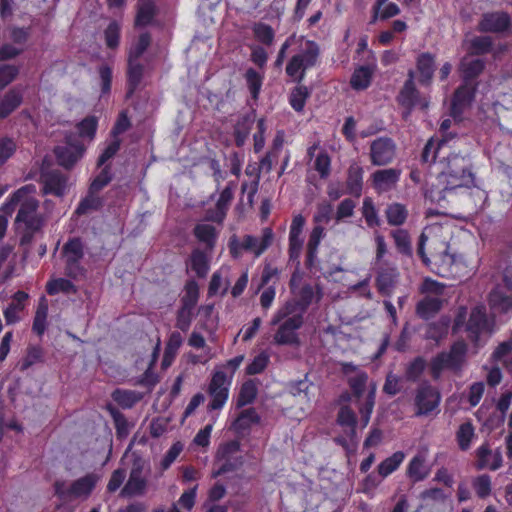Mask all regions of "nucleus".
<instances>
[{"mask_svg": "<svg viewBox=\"0 0 512 512\" xmlns=\"http://www.w3.org/2000/svg\"><path fill=\"white\" fill-rule=\"evenodd\" d=\"M47 316L48 304L45 297H42L36 309L32 324L33 332L40 338L44 335L47 329Z\"/></svg>", "mask_w": 512, "mask_h": 512, "instance_id": "nucleus-39", "label": "nucleus"}, {"mask_svg": "<svg viewBox=\"0 0 512 512\" xmlns=\"http://www.w3.org/2000/svg\"><path fill=\"white\" fill-rule=\"evenodd\" d=\"M476 468L477 470L489 469L498 470L503 463L502 451L500 448L492 451L488 443H483L476 450Z\"/></svg>", "mask_w": 512, "mask_h": 512, "instance_id": "nucleus-20", "label": "nucleus"}, {"mask_svg": "<svg viewBox=\"0 0 512 512\" xmlns=\"http://www.w3.org/2000/svg\"><path fill=\"white\" fill-rule=\"evenodd\" d=\"M43 360V350L40 346H29L25 357L20 362V370L25 371Z\"/></svg>", "mask_w": 512, "mask_h": 512, "instance_id": "nucleus-60", "label": "nucleus"}, {"mask_svg": "<svg viewBox=\"0 0 512 512\" xmlns=\"http://www.w3.org/2000/svg\"><path fill=\"white\" fill-rule=\"evenodd\" d=\"M451 319L442 315L438 320L429 322L425 327L424 339L433 341L436 345L448 335Z\"/></svg>", "mask_w": 512, "mask_h": 512, "instance_id": "nucleus-26", "label": "nucleus"}, {"mask_svg": "<svg viewBox=\"0 0 512 512\" xmlns=\"http://www.w3.org/2000/svg\"><path fill=\"white\" fill-rule=\"evenodd\" d=\"M65 259V273L69 278L77 279L84 274L81 260L84 257V244L80 237H72L62 247Z\"/></svg>", "mask_w": 512, "mask_h": 512, "instance_id": "nucleus-7", "label": "nucleus"}, {"mask_svg": "<svg viewBox=\"0 0 512 512\" xmlns=\"http://www.w3.org/2000/svg\"><path fill=\"white\" fill-rule=\"evenodd\" d=\"M396 145L389 137H378L370 144V160L374 166H385L395 157Z\"/></svg>", "mask_w": 512, "mask_h": 512, "instance_id": "nucleus-14", "label": "nucleus"}, {"mask_svg": "<svg viewBox=\"0 0 512 512\" xmlns=\"http://www.w3.org/2000/svg\"><path fill=\"white\" fill-rule=\"evenodd\" d=\"M431 472V466L427 463L426 453L418 452L409 461L406 469L407 477L418 483L425 480Z\"/></svg>", "mask_w": 512, "mask_h": 512, "instance_id": "nucleus-22", "label": "nucleus"}, {"mask_svg": "<svg viewBox=\"0 0 512 512\" xmlns=\"http://www.w3.org/2000/svg\"><path fill=\"white\" fill-rule=\"evenodd\" d=\"M428 241L427 235L422 232L418 239L417 254L421 258L423 264L430 269V271L442 278H451L454 275L453 265L455 263V256L448 251L434 256L430 259L425 252V245Z\"/></svg>", "mask_w": 512, "mask_h": 512, "instance_id": "nucleus-6", "label": "nucleus"}, {"mask_svg": "<svg viewBox=\"0 0 512 512\" xmlns=\"http://www.w3.org/2000/svg\"><path fill=\"white\" fill-rule=\"evenodd\" d=\"M488 329V318L486 309L483 306H476L471 309L466 330L473 341H478L480 335Z\"/></svg>", "mask_w": 512, "mask_h": 512, "instance_id": "nucleus-21", "label": "nucleus"}, {"mask_svg": "<svg viewBox=\"0 0 512 512\" xmlns=\"http://www.w3.org/2000/svg\"><path fill=\"white\" fill-rule=\"evenodd\" d=\"M183 296L180 299V303L186 307L195 308L199 300V285L193 278L188 279L184 285Z\"/></svg>", "mask_w": 512, "mask_h": 512, "instance_id": "nucleus-50", "label": "nucleus"}, {"mask_svg": "<svg viewBox=\"0 0 512 512\" xmlns=\"http://www.w3.org/2000/svg\"><path fill=\"white\" fill-rule=\"evenodd\" d=\"M23 95L21 90L17 88L10 89L0 99V119L8 117L22 103Z\"/></svg>", "mask_w": 512, "mask_h": 512, "instance_id": "nucleus-35", "label": "nucleus"}, {"mask_svg": "<svg viewBox=\"0 0 512 512\" xmlns=\"http://www.w3.org/2000/svg\"><path fill=\"white\" fill-rule=\"evenodd\" d=\"M416 66L419 72V83L424 86L429 85L435 71V57L429 52L421 53L417 57Z\"/></svg>", "mask_w": 512, "mask_h": 512, "instance_id": "nucleus-30", "label": "nucleus"}, {"mask_svg": "<svg viewBox=\"0 0 512 512\" xmlns=\"http://www.w3.org/2000/svg\"><path fill=\"white\" fill-rule=\"evenodd\" d=\"M293 304L287 303L283 308L279 309L271 319V325H278L273 341L280 346H299V329L303 326L304 318L302 313L294 314Z\"/></svg>", "mask_w": 512, "mask_h": 512, "instance_id": "nucleus-2", "label": "nucleus"}, {"mask_svg": "<svg viewBox=\"0 0 512 512\" xmlns=\"http://www.w3.org/2000/svg\"><path fill=\"white\" fill-rule=\"evenodd\" d=\"M39 201L33 196H26L21 202L15 217L16 229L20 232V244H30L36 233L45 225V216L38 211Z\"/></svg>", "mask_w": 512, "mask_h": 512, "instance_id": "nucleus-1", "label": "nucleus"}, {"mask_svg": "<svg viewBox=\"0 0 512 512\" xmlns=\"http://www.w3.org/2000/svg\"><path fill=\"white\" fill-rule=\"evenodd\" d=\"M46 291L49 295L53 296L60 292L65 294L76 293L77 289L71 280L66 278H57L47 283Z\"/></svg>", "mask_w": 512, "mask_h": 512, "instance_id": "nucleus-52", "label": "nucleus"}, {"mask_svg": "<svg viewBox=\"0 0 512 512\" xmlns=\"http://www.w3.org/2000/svg\"><path fill=\"white\" fill-rule=\"evenodd\" d=\"M36 193V186L34 184H26L16 191H14L11 195L7 197L4 203L1 205V210L7 215H11L15 209L17 204H21L24 198L28 195H33Z\"/></svg>", "mask_w": 512, "mask_h": 512, "instance_id": "nucleus-34", "label": "nucleus"}, {"mask_svg": "<svg viewBox=\"0 0 512 512\" xmlns=\"http://www.w3.org/2000/svg\"><path fill=\"white\" fill-rule=\"evenodd\" d=\"M442 163L445 165L442 174L448 178L446 190L467 187L473 182L471 162L466 156L445 151Z\"/></svg>", "mask_w": 512, "mask_h": 512, "instance_id": "nucleus-4", "label": "nucleus"}, {"mask_svg": "<svg viewBox=\"0 0 512 512\" xmlns=\"http://www.w3.org/2000/svg\"><path fill=\"white\" fill-rule=\"evenodd\" d=\"M449 143L450 139L447 135L442 137L437 143L433 139L428 140L422 150L421 161L432 164L439 160L442 163V156L445 154V150L450 148Z\"/></svg>", "mask_w": 512, "mask_h": 512, "instance_id": "nucleus-24", "label": "nucleus"}, {"mask_svg": "<svg viewBox=\"0 0 512 512\" xmlns=\"http://www.w3.org/2000/svg\"><path fill=\"white\" fill-rule=\"evenodd\" d=\"M294 294L297 296V301L293 304V307L298 306L303 314L314 300V288L311 284H305Z\"/></svg>", "mask_w": 512, "mask_h": 512, "instance_id": "nucleus-53", "label": "nucleus"}, {"mask_svg": "<svg viewBox=\"0 0 512 512\" xmlns=\"http://www.w3.org/2000/svg\"><path fill=\"white\" fill-rule=\"evenodd\" d=\"M444 301L439 297L425 296L416 304L415 311L419 318L428 321L442 309Z\"/></svg>", "mask_w": 512, "mask_h": 512, "instance_id": "nucleus-29", "label": "nucleus"}, {"mask_svg": "<svg viewBox=\"0 0 512 512\" xmlns=\"http://www.w3.org/2000/svg\"><path fill=\"white\" fill-rule=\"evenodd\" d=\"M477 91V83L463 82L455 90L452 100L450 114L454 119H460L466 108L474 101Z\"/></svg>", "mask_w": 512, "mask_h": 512, "instance_id": "nucleus-13", "label": "nucleus"}, {"mask_svg": "<svg viewBox=\"0 0 512 512\" xmlns=\"http://www.w3.org/2000/svg\"><path fill=\"white\" fill-rule=\"evenodd\" d=\"M143 468V464L140 461L133 463L128 480L121 489V497L131 498L142 496L146 493L147 478L143 475Z\"/></svg>", "mask_w": 512, "mask_h": 512, "instance_id": "nucleus-15", "label": "nucleus"}, {"mask_svg": "<svg viewBox=\"0 0 512 512\" xmlns=\"http://www.w3.org/2000/svg\"><path fill=\"white\" fill-rule=\"evenodd\" d=\"M112 180V173L109 166H105L101 172L92 180L89 193L94 194L102 190Z\"/></svg>", "mask_w": 512, "mask_h": 512, "instance_id": "nucleus-63", "label": "nucleus"}, {"mask_svg": "<svg viewBox=\"0 0 512 512\" xmlns=\"http://www.w3.org/2000/svg\"><path fill=\"white\" fill-rule=\"evenodd\" d=\"M399 280V271L396 266L383 263L377 269L375 284L378 292L385 297H391Z\"/></svg>", "mask_w": 512, "mask_h": 512, "instance_id": "nucleus-18", "label": "nucleus"}, {"mask_svg": "<svg viewBox=\"0 0 512 512\" xmlns=\"http://www.w3.org/2000/svg\"><path fill=\"white\" fill-rule=\"evenodd\" d=\"M406 454L403 451H396L391 456L382 460L377 466L378 475L385 479L394 473L405 460Z\"/></svg>", "mask_w": 512, "mask_h": 512, "instance_id": "nucleus-37", "label": "nucleus"}, {"mask_svg": "<svg viewBox=\"0 0 512 512\" xmlns=\"http://www.w3.org/2000/svg\"><path fill=\"white\" fill-rule=\"evenodd\" d=\"M231 378H228L223 370L216 369L212 375L208 387L211 400L208 404L209 410H221L229 397Z\"/></svg>", "mask_w": 512, "mask_h": 512, "instance_id": "nucleus-10", "label": "nucleus"}, {"mask_svg": "<svg viewBox=\"0 0 512 512\" xmlns=\"http://www.w3.org/2000/svg\"><path fill=\"white\" fill-rule=\"evenodd\" d=\"M310 94L311 91L306 86L299 83L290 92L289 104L296 112H302Z\"/></svg>", "mask_w": 512, "mask_h": 512, "instance_id": "nucleus-46", "label": "nucleus"}, {"mask_svg": "<svg viewBox=\"0 0 512 512\" xmlns=\"http://www.w3.org/2000/svg\"><path fill=\"white\" fill-rule=\"evenodd\" d=\"M441 401L439 391L428 381H424L416 389L414 405L416 416H425L438 408Z\"/></svg>", "mask_w": 512, "mask_h": 512, "instance_id": "nucleus-11", "label": "nucleus"}, {"mask_svg": "<svg viewBox=\"0 0 512 512\" xmlns=\"http://www.w3.org/2000/svg\"><path fill=\"white\" fill-rule=\"evenodd\" d=\"M68 179V175L58 169L42 167L38 179L42 195L63 197L67 192Z\"/></svg>", "mask_w": 512, "mask_h": 512, "instance_id": "nucleus-9", "label": "nucleus"}, {"mask_svg": "<svg viewBox=\"0 0 512 512\" xmlns=\"http://www.w3.org/2000/svg\"><path fill=\"white\" fill-rule=\"evenodd\" d=\"M85 153V146L73 135L65 137V144L54 148L57 163L66 168H72Z\"/></svg>", "mask_w": 512, "mask_h": 512, "instance_id": "nucleus-12", "label": "nucleus"}, {"mask_svg": "<svg viewBox=\"0 0 512 512\" xmlns=\"http://www.w3.org/2000/svg\"><path fill=\"white\" fill-rule=\"evenodd\" d=\"M193 235L200 243L205 245L209 253H212L218 239V232L214 226L206 223L196 224L193 228Z\"/></svg>", "mask_w": 512, "mask_h": 512, "instance_id": "nucleus-31", "label": "nucleus"}, {"mask_svg": "<svg viewBox=\"0 0 512 512\" xmlns=\"http://www.w3.org/2000/svg\"><path fill=\"white\" fill-rule=\"evenodd\" d=\"M79 136L90 140L95 138L98 128V118L94 115L87 116L76 125Z\"/></svg>", "mask_w": 512, "mask_h": 512, "instance_id": "nucleus-54", "label": "nucleus"}, {"mask_svg": "<svg viewBox=\"0 0 512 512\" xmlns=\"http://www.w3.org/2000/svg\"><path fill=\"white\" fill-rule=\"evenodd\" d=\"M258 389L253 380L245 381L237 396V407L242 408L246 405L252 404L257 397Z\"/></svg>", "mask_w": 512, "mask_h": 512, "instance_id": "nucleus-47", "label": "nucleus"}, {"mask_svg": "<svg viewBox=\"0 0 512 512\" xmlns=\"http://www.w3.org/2000/svg\"><path fill=\"white\" fill-rule=\"evenodd\" d=\"M466 354L467 345L463 341H457L451 345L449 351H443L434 356L430 363L433 379H439L444 370L460 371L465 363Z\"/></svg>", "mask_w": 512, "mask_h": 512, "instance_id": "nucleus-5", "label": "nucleus"}, {"mask_svg": "<svg viewBox=\"0 0 512 512\" xmlns=\"http://www.w3.org/2000/svg\"><path fill=\"white\" fill-rule=\"evenodd\" d=\"M364 170L358 163H352L347 171L346 194L359 198L363 190Z\"/></svg>", "mask_w": 512, "mask_h": 512, "instance_id": "nucleus-28", "label": "nucleus"}, {"mask_svg": "<svg viewBox=\"0 0 512 512\" xmlns=\"http://www.w3.org/2000/svg\"><path fill=\"white\" fill-rule=\"evenodd\" d=\"M144 74V66L137 60L128 59L127 92L126 97H131L138 89Z\"/></svg>", "mask_w": 512, "mask_h": 512, "instance_id": "nucleus-33", "label": "nucleus"}, {"mask_svg": "<svg viewBox=\"0 0 512 512\" xmlns=\"http://www.w3.org/2000/svg\"><path fill=\"white\" fill-rule=\"evenodd\" d=\"M472 485L479 498H486L491 493V477L488 474H482L474 478Z\"/></svg>", "mask_w": 512, "mask_h": 512, "instance_id": "nucleus-64", "label": "nucleus"}, {"mask_svg": "<svg viewBox=\"0 0 512 512\" xmlns=\"http://www.w3.org/2000/svg\"><path fill=\"white\" fill-rule=\"evenodd\" d=\"M269 355L262 351L256 355L252 361L246 366L245 372L248 375H257L262 373L269 364Z\"/></svg>", "mask_w": 512, "mask_h": 512, "instance_id": "nucleus-57", "label": "nucleus"}, {"mask_svg": "<svg viewBox=\"0 0 512 512\" xmlns=\"http://www.w3.org/2000/svg\"><path fill=\"white\" fill-rule=\"evenodd\" d=\"M194 309L180 305L176 315V327L182 332L189 330L194 316Z\"/></svg>", "mask_w": 512, "mask_h": 512, "instance_id": "nucleus-59", "label": "nucleus"}, {"mask_svg": "<svg viewBox=\"0 0 512 512\" xmlns=\"http://www.w3.org/2000/svg\"><path fill=\"white\" fill-rule=\"evenodd\" d=\"M120 30L119 23L115 20L111 21L104 31L105 43L108 48L115 49L118 47L120 42Z\"/></svg>", "mask_w": 512, "mask_h": 512, "instance_id": "nucleus-62", "label": "nucleus"}, {"mask_svg": "<svg viewBox=\"0 0 512 512\" xmlns=\"http://www.w3.org/2000/svg\"><path fill=\"white\" fill-rule=\"evenodd\" d=\"M209 252L195 248L191 251L189 258L186 260V266L193 271L198 278H206L210 270Z\"/></svg>", "mask_w": 512, "mask_h": 512, "instance_id": "nucleus-23", "label": "nucleus"}, {"mask_svg": "<svg viewBox=\"0 0 512 512\" xmlns=\"http://www.w3.org/2000/svg\"><path fill=\"white\" fill-rule=\"evenodd\" d=\"M489 303L492 309L507 313L512 310V293H507L502 287H497L490 292Z\"/></svg>", "mask_w": 512, "mask_h": 512, "instance_id": "nucleus-36", "label": "nucleus"}, {"mask_svg": "<svg viewBox=\"0 0 512 512\" xmlns=\"http://www.w3.org/2000/svg\"><path fill=\"white\" fill-rule=\"evenodd\" d=\"M426 366V360L422 356H416L405 365V379L410 382H418L423 375Z\"/></svg>", "mask_w": 512, "mask_h": 512, "instance_id": "nucleus-42", "label": "nucleus"}, {"mask_svg": "<svg viewBox=\"0 0 512 512\" xmlns=\"http://www.w3.org/2000/svg\"><path fill=\"white\" fill-rule=\"evenodd\" d=\"M240 449L241 445L238 440L224 442L218 447L215 459L217 462H221V464L213 471V478L233 472L242 464V457H234Z\"/></svg>", "mask_w": 512, "mask_h": 512, "instance_id": "nucleus-8", "label": "nucleus"}, {"mask_svg": "<svg viewBox=\"0 0 512 512\" xmlns=\"http://www.w3.org/2000/svg\"><path fill=\"white\" fill-rule=\"evenodd\" d=\"M362 214L366 224L370 228L380 226L381 222L378 216V211L371 198L366 197L363 200Z\"/></svg>", "mask_w": 512, "mask_h": 512, "instance_id": "nucleus-55", "label": "nucleus"}, {"mask_svg": "<svg viewBox=\"0 0 512 512\" xmlns=\"http://www.w3.org/2000/svg\"><path fill=\"white\" fill-rule=\"evenodd\" d=\"M150 42V34L148 32L141 33L137 42L129 50L128 59L139 61L141 56L148 49Z\"/></svg>", "mask_w": 512, "mask_h": 512, "instance_id": "nucleus-56", "label": "nucleus"}, {"mask_svg": "<svg viewBox=\"0 0 512 512\" xmlns=\"http://www.w3.org/2000/svg\"><path fill=\"white\" fill-rule=\"evenodd\" d=\"M111 397L123 409H131L141 399L138 392L120 388L115 389Z\"/></svg>", "mask_w": 512, "mask_h": 512, "instance_id": "nucleus-41", "label": "nucleus"}, {"mask_svg": "<svg viewBox=\"0 0 512 512\" xmlns=\"http://www.w3.org/2000/svg\"><path fill=\"white\" fill-rule=\"evenodd\" d=\"M368 381V374L365 371H358L355 376L348 379L349 387L353 395L357 398L361 397L365 391Z\"/></svg>", "mask_w": 512, "mask_h": 512, "instance_id": "nucleus-61", "label": "nucleus"}, {"mask_svg": "<svg viewBox=\"0 0 512 512\" xmlns=\"http://www.w3.org/2000/svg\"><path fill=\"white\" fill-rule=\"evenodd\" d=\"M414 78V71L409 70L408 78L404 82V85L397 96L399 105L407 109V114H410L418 104L421 105L422 109H426L428 107V102L426 100L423 102L420 101V93L415 86Z\"/></svg>", "mask_w": 512, "mask_h": 512, "instance_id": "nucleus-17", "label": "nucleus"}, {"mask_svg": "<svg viewBox=\"0 0 512 512\" xmlns=\"http://www.w3.org/2000/svg\"><path fill=\"white\" fill-rule=\"evenodd\" d=\"M247 88L253 100H258L263 85L264 75L250 67L244 74Z\"/></svg>", "mask_w": 512, "mask_h": 512, "instance_id": "nucleus-43", "label": "nucleus"}, {"mask_svg": "<svg viewBox=\"0 0 512 512\" xmlns=\"http://www.w3.org/2000/svg\"><path fill=\"white\" fill-rule=\"evenodd\" d=\"M157 9L154 0H138L135 27H146L153 22Z\"/></svg>", "mask_w": 512, "mask_h": 512, "instance_id": "nucleus-32", "label": "nucleus"}, {"mask_svg": "<svg viewBox=\"0 0 512 512\" xmlns=\"http://www.w3.org/2000/svg\"><path fill=\"white\" fill-rule=\"evenodd\" d=\"M319 59V44L314 40H306L287 62L285 73L292 82L299 84L305 79L306 72L317 65Z\"/></svg>", "mask_w": 512, "mask_h": 512, "instance_id": "nucleus-3", "label": "nucleus"}, {"mask_svg": "<svg viewBox=\"0 0 512 512\" xmlns=\"http://www.w3.org/2000/svg\"><path fill=\"white\" fill-rule=\"evenodd\" d=\"M485 62L481 59H473L461 64L463 82L475 83L474 80L483 72Z\"/></svg>", "mask_w": 512, "mask_h": 512, "instance_id": "nucleus-48", "label": "nucleus"}, {"mask_svg": "<svg viewBox=\"0 0 512 512\" xmlns=\"http://www.w3.org/2000/svg\"><path fill=\"white\" fill-rule=\"evenodd\" d=\"M372 80V70L368 66H360L354 70L350 78V85L356 91L367 89Z\"/></svg>", "mask_w": 512, "mask_h": 512, "instance_id": "nucleus-40", "label": "nucleus"}, {"mask_svg": "<svg viewBox=\"0 0 512 512\" xmlns=\"http://www.w3.org/2000/svg\"><path fill=\"white\" fill-rule=\"evenodd\" d=\"M401 170L396 168L381 169L371 175L375 189L386 191L391 189L400 179Z\"/></svg>", "mask_w": 512, "mask_h": 512, "instance_id": "nucleus-27", "label": "nucleus"}, {"mask_svg": "<svg viewBox=\"0 0 512 512\" xmlns=\"http://www.w3.org/2000/svg\"><path fill=\"white\" fill-rule=\"evenodd\" d=\"M252 32L255 39L263 45L270 46L275 39L274 29L263 22H256L252 26Z\"/></svg>", "mask_w": 512, "mask_h": 512, "instance_id": "nucleus-51", "label": "nucleus"}, {"mask_svg": "<svg viewBox=\"0 0 512 512\" xmlns=\"http://www.w3.org/2000/svg\"><path fill=\"white\" fill-rule=\"evenodd\" d=\"M511 27V17L507 12H486L482 15L477 29L482 33H504Z\"/></svg>", "mask_w": 512, "mask_h": 512, "instance_id": "nucleus-16", "label": "nucleus"}, {"mask_svg": "<svg viewBox=\"0 0 512 512\" xmlns=\"http://www.w3.org/2000/svg\"><path fill=\"white\" fill-rule=\"evenodd\" d=\"M274 232L272 228L265 227L262 229L260 238L254 235H245L241 241V248L244 251L251 252L256 258L260 257L273 243Z\"/></svg>", "mask_w": 512, "mask_h": 512, "instance_id": "nucleus-19", "label": "nucleus"}, {"mask_svg": "<svg viewBox=\"0 0 512 512\" xmlns=\"http://www.w3.org/2000/svg\"><path fill=\"white\" fill-rule=\"evenodd\" d=\"M387 222L391 226H401L408 217V211L403 204L393 203L388 205L386 211Z\"/></svg>", "mask_w": 512, "mask_h": 512, "instance_id": "nucleus-49", "label": "nucleus"}, {"mask_svg": "<svg viewBox=\"0 0 512 512\" xmlns=\"http://www.w3.org/2000/svg\"><path fill=\"white\" fill-rule=\"evenodd\" d=\"M260 422V416L254 408H248L242 411L232 423V428L236 432L249 430L253 425Z\"/></svg>", "mask_w": 512, "mask_h": 512, "instance_id": "nucleus-38", "label": "nucleus"}, {"mask_svg": "<svg viewBox=\"0 0 512 512\" xmlns=\"http://www.w3.org/2000/svg\"><path fill=\"white\" fill-rule=\"evenodd\" d=\"M493 48V41L490 36H475L470 41L472 54L483 55L489 53Z\"/></svg>", "mask_w": 512, "mask_h": 512, "instance_id": "nucleus-58", "label": "nucleus"}, {"mask_svg": "<svg viewBox=\"0 0 512 512\" xmlns=\"http://www.w3.org/2000/svg\"><path fill=\"white\" fill-rule=\"evenodd\" d=\"M391 237L394 240L397 251L407 257L413 254L411 238L407 230L396 229L391 232Z\"/></svg>", "mask_w": 512, "mask_h": 512, "instance_id": "nucleus-45", "label": "nucleus"}, {"mask_svg": "<svg viewBox=\"0 0 512 512\" xmlns=\"http://www.w3.org/2000/svg\"><path fill=\"white\" fill-rule=\"evenodd\" d=\"M474 438L475 428L470 421L462 423L456 431V441L462 451L470 449Z\"/></svg>", "mask_w": 512, "mask_h": 512, "instance_id": "nucleus-44", "label": "nucleus"}, {"mask_svg": "<svg viewBox=\"0 0 512 512\" xmlns=\"http://www.w3.org/2000/svg\"><path fill=\"white\" fill-rule=\"evenodd\" d=\"M100 477L95 473H88L70 484L73 498H88L96 487Z\"/></svg>", "mask_w": 512, "mask_h": 512, "instance_id": "nucleus-25", "label": "nucleus"}]
</instances>
